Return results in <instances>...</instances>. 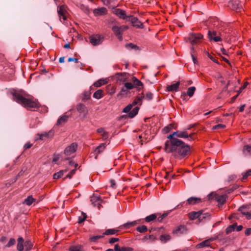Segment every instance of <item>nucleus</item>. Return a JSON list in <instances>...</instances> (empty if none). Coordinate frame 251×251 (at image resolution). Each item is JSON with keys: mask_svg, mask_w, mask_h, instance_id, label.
I'll return each instance as SVG.
<instances>
[{"mask_svg": "<svg viewBox=\"0 0 251 251\" xmlns=\"http://www.w3.org/2000/svg\"><path fill=\"white\" fill-rule=\"evenodd\" d=\"M239 210L241 212L242 214L246 217V218L248 220H250L251 219V214L250 212L246 211L245 210V208L244 206L241 207L239 209Z\"/></svg>", "mask_w": 251, "mask_h": 251, "instance_id": "nucleus-32", "label": "nucleus"}, {"mask_svg": "<svg viewBox=\"0 0 251 251\" xmlns=\"http://www.w3.org/2000/svg\"><path fill=\"white\" fill-rule=\"evenodd\" d=\"M124 87L126 88V89H127L128 90H131L132 89H133L134 87H133V85L132 84V83H131V82H126L124 84Z\"/></svg>", "mask_w": 251, "mask_h": 251, "instance_id": "nucleus-50", "label": "nucleus"}, {"mask_svg": "<svg viewBox=\"0 0 251 251\" xmlns=\"http://www.w3.org/2000/svg\"><path fill=\"white\" fill-rule=\"evenodd\" d=\"M196 90V88L195 87H189L188 90H187V94L189 96V97H192L193 96L194 94V92Z\"/></svg>", "mask_w": 251, "mask_h": 251, "instance_id": "nucleus-47", "label": "nucleus"}, {"mask_svg": "<svg viewBox=\"0 0 251 251\" xmlns=\"http://www.w3.org/2000/svg\"><path fill=\"white\" fill-rule=\"evenodd\" d=\"M165 150L167 152H172L176 157H183L188 154L190 148L178 138H174L166 142Z\"/></svg>", "mask_w": 251, "mask_h": 251, "instance_id": "nucleus-1", "label": "nucleus"}, {"mask_svg": "<svg viewBox=\"0 0 251 251\" xmlns=\"http://www.w3.org/2000/svg\"><path fill=\"white\" fill-rule=\"evenodd\" d=\"M32 146V144H31L30 143L28 142V143H26L25 145L24 148H25V149H28L30 148Z\"/></svg>", "mask_w": 251, "mask_h": 251, "instance_id": "nucleus-63", "label": "nucleus"}, {"mask_svg": "<svg viewBox=\"0 0 251 251\" xmlns=\"http://www.w3.org/2000/svg\"><path fill=\"white\" fill-rule=\"evenodd\" d=\"M173 128V125L172 124H170L168 126H166L164 129L166 131V132H167L171 130Z\"/></svg>", "mask_w": 251, "mask_h": 251, "instance_id": "nucleus-58", "label": "nucleus"}, {"mask_svg": "<svg viewBox=\"0 0 251 251\" xmlns=\"http://www.w3.org/2000/svg\"><path fill=\"white\" fill-rule=\"evenodd\" d=\"M228 6L233 10L240 12L242 9L240 2L238 0H232L229 1Z\"/></svg>", "mask_w": 251, "mask_h": 251, "instance_id": "nucleus-9", "label": "nucleus"}, {"mask_svg": "<svg viewBox=\"0 0 251 251\" xmlns=\"http://www.w3.org/2000/svg\"><path fill=\"white\" fill-rule=\"evenodd\" d=\"M171 239V237L169 234H165L161 235L160 236V240L161 242L162 243H166L167 241L170 240Z\"/></svg>", "mask_w": 251, "mask_h": 251, "instance_id": "nucleus-37", "label": "nucleus"}, {"mask_svg": "<svg viewBox=\"0 0 251 251\" xmlns=\"http://www.w3.org/2000/svg\"><path fill=\"white\" fill-rule=\"evenodd\" d=\"M103 91L101 89H99L96 91L93 94V97L96 99H100L103 96Z\"/></svg>", "mask_w": 251, "mask_h": 251, "instance_id": "nucleus-31", "label": "nucleus"}, {"mask_svg": "<svg viewBox=\"0 0 251 251\" xmlns=\"http://www.w3.org/2000/svg\"><path fill=\"white\" fill-rule=\"evenodd\" d=\"M57 12L60 20L61 19L63 21H65L67 19V11L66 7L65 5H61L59 6L57 9Z\"/></svg>", "mask_w": 251, "mask_h": 251, "instance_id": "nucleus-10", "label": "nucleus"}, {"mask_svg": "<svg viewBox=\"0 0 251 251\" xmlns=\"http://www.w3.org/2000/svg\"><path fill=\"white\" fill-rule=\"evenodd\" d=\"M129 20L131 22L133 26L139 28L142 27V23L137 18L130 16H129Z\"/></svg>", "mask_w": 251, "mask_h": 251, "instance_id": "nucleus-16", "label": "nucleus"}, {"mask_svg": "<svg viewBox=\"0 0 251 251\" xmlns=\"http://www.w3.org/2000/svg\"><path fill=\"white\" fill-rule=\"evenodd\" d=\"M13 99L17 102L22 104L27 109L37 108L39 107V103L37 100H34L32 99L25 98L22 95L19 93L14 94Z\"/></svg>", "mask_w": 251, "mask_h": 251, "instance_id": "nucleus-2", "label": "nucleus"}, {"mask_svg": "<svg viewBox=\"0 0 251 251\" xmlns=\"http://www.w3.org/2000/svg\"><path fill=\"white\" fill-rule=\"evenodd\" d=\"M35 201L36 199H34L32 196H29L24 200L23 203L29 206Z\"/></svg>", "mask_w": 251, "mask_h": 251, "instance_id": "nucleus-29", "label": "nucleus"}, {"mask_svg": "<svg viewBox=\"0 0 251 251\" xmlns=\"http://www.w3.org/2000/svg\"><path fill=\"white\" fill-rule=\"evenodd\" d=\"M168 214L167 213H164L163 214H162L161 216H159L158 218H157V220L159 222H161L163 219L165 218L166 217H167Z\"/></svg>", "mask_w": 251, "mask_h": 251, "instance_id": "nucleus-59", "label": "nucleus"}, {"mask_svg": "<svg viewBox=\"0 0 251 251\" xmlns=\"http://www.w3.org/2000/svg\"><path fill=\"white\" fill-rule=\"evenodd\" d=\"M106 147V145L104 143L100 144L99 146L95 148L94 153L96 154L95 158H97L99 154L102 152Z\"/></svg>", "mask_w": 251, "mask_h": 251, "instance_id": "nucleus-21", "label": "nucleus"}, {"mask_svg": "<svg viewBox=\"0 0 251 251\" xmlns=\"http://www.w3.org/2000/svg\"><path fill=\"white\" fill-rule=\"evenodd\" d=\"M236 226V225H235V224H233V225L229 226L226 229V232L229 233V232H232V231H234L235 228Z\"/></svg>", "mask_w": 251, "mask_h": 251, "instance_id": "nucleus-53", "label": "nucleus"}, {"mask_svg": "<svg viewBox=\"0 0 251 251\" xmlns=\"http://www.w3.org/2000/svg\"><path fill=\"white\" fill-rule=\"evenodd\" d=\"M75 169L72 170L70 173L66 176V177H68L70 179L72 178V176L75 174Z\"/></svg>", "mask_w": 251, "mask_h": 251, "instance_id": "nucleus-56", "label": "nucleus"}, {"mask_svg": "<svg viewBox=\"0 0 251 251\" xmlns=\"http://www.w3.org/2000/svg\"><path fill=\"white\" fill-rule=\"evenodd\" d=\"M82 100H88L90 98L91 96V93L90 91H84L82 94Z\"/></svg>", "mask_w": 251, "mask_h": 251, "instance_id": "nucleus-43", "label": "nucleus"}, {"mask_svg": "<svg viewBox=\"0 0 251 251\" xmlns=\"http://www.w3.org/2000/svg\"><path fill=\"white\" fill-rule=\"evenodd\" d=\"M156 218H157L156 215L155 214H152L149 216H147L145 218V221H146V222L149 223V222H150L151 221L154 220L155 219H156Z\"/></svg>", "mask_w": 251, "mask_h": 251, "instance_id": "nucleus-42", "label": "nucleus"}, {"mask_svg": "<svg viewBox=\"0 0 251 251\" xmlns=\"http://www.w3.org/2000/svg\"><path fill=\"white\" fill-rule=\"evenodd\" d=\"M115 0H101L104 4L106 5H108L110 4L112 2L114 1Z\"/></svg>", "mask_w": 251, "mask_h": 251, "instance_id": "nucleus-60", "label": "nucleus"}, {"mask_svg": "<svg viewBox=\"0 0 251 251\" xmlns=\"http://www.w3.org/2000/svg\"><path fill=\"white\" fill-rule=\"evenodd\" d=\"M203 39V35L200 33H190L188 37V40L192 45L201 43Z\"/></svg>", "mask_w": 251, "mask_h": 251, "instance_id": "nucleus-5", "label": "nucleus"}, {"mask_svg": "<svg viewBox=\"0 0 251 251\" xmlns=\"http://www.w3.org/2000/svg\"><path fill=\"white\" fill-rule=\"evenodd\" d=\"M201 213V212H193L189 214V218L194 220L197 218H200Z\"/></svg>", "mask_w": 251, "mask_h": 251, "instance_id": "nucleus-38", "label": "nucleus"}, {"mask_svg": "<svg viewBox=\"0 0 251 251\" xmlns=\"http://www.w3.org/2000/svg\"><path fill=\"white\" fill-rule=\"evenodd\" d=\"M243 153L244 155L246 156H250L251 155V146L246 145L244 147L243 149Z\"/></svg>", "mask_w": 251, "mask_h": 251, "instance_id": "nucleus-27", "label": "nucleus"}, {"mask_svg": "<svg viewBox=\"0 0 251 251\" xmlns=\"http://www.w3.org/2000/svg\"><path fill=\"white\" fill-rule=\"evenodd\" d=\"M69 250L70 251H83V247L81 245L71 246Z\"/></svg>", "mask_w": 251, "mask_h": 251, "instance_id": "nucleus-40", "label": "nucleus"}, {"mask_svg": "<svg viewBox=\"0 0 251 251\" xmlns=\"http://www.w3.org/2000/svg\"><path fill=\"white\" fill-rule=\"evenodd\" d=\"M128 93V91L125 87L122 88L121 91L117 95L118 97H123L124 96L126 95Z\"/></svg>", "mask_w": 251, "mask_h": 251, "instance_id": "nucleus-41", "label": "nucleus"}, {"mask_svg": "<svg viewBox=\"0 0 251 251\" xmlns=\"http://www.w3.org/2000/svg\"><path fill=\"white\" fill-rule=\"evenodd\" d=\"M33 244L30 241H26L25 243V247L26 251H28L32 248Z\"/></svg>", "mask_w": 251, "mask_h": 251, "instance_id": "nucleus-45", "label": "nucleus"}, {"mask_svg": "<svg viewBox=\"0 0 251 251\" xmlns=\"http://www.w3.org/2000/svg\"><path fill=\"white\" fill-rule=\"evenodd\" d=\"M140 221V220L134 221L133 222H127L124 224L123 226L126 229L129 228L130 227L134 226L137 225L138 223V222H139Z\"/></svg>", "mask_w": 251, "mask_h": 251, "instance_id": "nucleus-34", "label": "nucleus"}, {"mask_svg": "<svg viewBox=\"0 0 251 251\" xmlns=\"http://www.w3.org/2000/svg\"><path fill=\"white\" fill-rule=\"evenodd\" d=\"M213 241V238H210L207 240H206L200 244H199L197 246L199 248H203L205 247H209L210 246V243L212 241Z\"/></svg>", "mask_w": 251, "mask_h": 251, "instance_id": "nucleus-22", "label": "nucleus"}, {"mask_svg": "<svg viewBox=\"0 0 251 251\" xmlns=\"http://www.w3.org/2000/svg\"><path fill=\"white\" fill-rule=\"evenodd\" d=\"M103 40V37L99 35H94L90 37V42L93 46L100 44Z\"/></svg>", "mask_w": 251, "mask_h": 251, "instance_id": "nucleus-8", "label": "nucleus"}, {"mask_svg": "<svg viewBox=\"0 0 251 251\" xmlns=\"http://www.w3.org/2000/svg\"><path fill=\"white\" fill-rule=\"evenodd\" d=\"M209 200H215L219 204L223 205L226 202L227 196L226 194L219 195L216 193H211L208 195Z\"/></svg>", "mask_w": 251, "mask_h": 251, "instance_id": "nucleus-4", "label": "nucleus"}, {"mask_svg": "<svg viewBox=\"0 0 251 251\" xmlns=\"http://www.w3.org/2000/svg\"><path fill=\"white\" fill-rule=\"evenodd\" d=\"M77 110L83 117H85L88 113L87 108L83 104L79 103L77 105Z\"/></svg>", "mask_w": 251, "mask_h": 251, "instance_id": "nucleus-14", "label": "nucleus"}, {"mask_svg": "<svg viewBox=\"0 0 251 251\" xmlns=\"http://www.w3.org/2000/svg\"><path fill=\"white\" fill-rule=\"evenodd\" d=\"M118 231V230L115 229H108L105 230L103 234L106 235H113L117 233Z\"/></svg>", "mask_w": 251, "mask_h": 251, "instance_id": "nucleus-44", "label": "nucleus"}, {"mask_svg": "<svg viewBox=\"0 0 251 251\" xmlns=\"http://www.w3.org/2000/svg\"><path fill=\"white\" fill-rule=\"evenodd\" d=\"M187 231L186 227L184 226H180L177 227L175 229L173 230V232L177 235L185 233Z\"/></svg>", "mask_w": 251, "mask_h": 251, "instance_id": "nucleus-17", "label": "nucleus"}, {"mask_svg": "<svg viewBox=\"0 0 251 251\" xmlns=\"http://www.w3.org/2000/svg\"><path fill=\"white\" fill-rule=\"evenodd\" d=\"M102 201L100 196L97 194H94L91 198V201L93 205L94 206L98 207L99 209L100 207Z\"/></svg>", "mask_w": 251, "mask_h": 251, "instance_id": "nucleus-12", "label": "nucleus"}, {"mask_svg": "<svg viewBox=\"0 0 251 251\" xmlns=\"http://www.w3.org/2000/svg\"><path fill=\"white\" fill-rule=\"evenodd\" d=\"M188 138L190 140H192L193 138L190 134H188L187 132L186 131H176V132H174L173 134L169 135L168 136V138L171 140L174 138Z\"/></svg>", "mask_w": 251, "mask_h": 251, "instance_id": "nucleus-3", "label": "nucleus"}, {"mask_svg": "<svg viewBox=\"0 0 251 251\" xmlns=\"http://www.w3.org/2000/svg\"><path fill=\"white\" fill-rule=\"evenodd\" d=\"M133 106L131 103L127 105L126 107L124 108L123 112L124 113H129Z\"/></svg>", "mask_w": 251, "mask_h": 251, "instance_id": "nucleus-48", "label": "nucleus"}, {"mask_svg": "<svg viewBox=\"0 0 251 251\" xmlns=\"http://www.w3.org/2000/svg\"><path fill=\"white\" fill-rule=\"evenodd\" d=\"M133 249L130 247H122L121 248L118 244H116L114 246L115 251H133Z\"/></svg>", "mask_w": 251, "mask_h": 251, "instance_id": "nucleus-24", "label": "nucleus"}, {"mask_svg": "<svg viewBox=\"0 0 251 251\" xmlns=\"http://www.w3.org/2000/svg\"><path fill=\"white\" fill-rule=\"evenodd\" d=\"M67 170H61L57 173L54 174L53 176V178L54 179H58L60 178L65 173L67 172Z\"/></svg>", "mask_w": 251, "mask_h": 251, "instance_id": "nucleus-39", "label": "nucleus"}, {"mask_svg": "<svg viewBox=\"0 0 251 251\" xmlns=\"http://www.w3.org/2000/svg\"><path fill=\"white\" fill-rule=\"evenodd\" d=\"M139 108L138 106L134 108L128 114V117L130 118H132L135 116L138 112Z\"/></svg>", "mask_w": 251, "mask_h": 251, "instance_id": "nucleus-36", "label": "nucleus"}, {"mask_svg": "<svg viewBox=\"0 0 251 251\" xmlns=\"http://www.w3.org/2000/svg\"><path fill=\"white\" fill-rule=\"evenodd\" d=\"M69 117L66 115L63 114L57 120L56 125L58 126H61L65 124L68 121Z\"/></svg>", "mask_w": 251, "mask_h": 251, "instance_id": "nucleus-20", "label": "nucleus"}, {"mask_svg": "<svg viewBox=\"0 0 251 251\" xmlns=\"http://www.w3.org/2000/svg\"><path fill=\"white\" fill-rule=\"evenodd\" d=\"M82 217H79V218H78V223L79 224L84 222L87 218V216L85 213H82Z\"/></svg>", "mask_w": 251, "mask_h": 251, "instance_id": "nucleus-54", "label": "nucleus"}, {"mask_svg": "<svg viewBox=\"0 0 251 251\" xmlns=\"http://www.w3.org/2000/svg\"><path fill=\"white\" fill-rule=\"evenodd\" d=\"M114 13L115 14H116L117 16H118L120 18L122 19L125 20L128 17L126 15L125 11L121 9H115L114 11Z\"/></svg>", "mask_w": 251, "mask_h": 251, "instance_id": "nucleus-18", "label": "nucleus"}, {"mask_svg": "<svg viewBox=\"0 0 251 251\" xmlns=\"http://www.w3.org/2000/svg\"><path fill=\"white\" fill-rule=\"evenodd\" d=\"M128 28V26L126 25H122L120 26L115 25L112 27V30L118 39L122 41L123 40V32L127 30Z\"/></svg>", "mask_w": 251, "mask_h": 251, "instance_id": "nucleus-6", "label": "nucleus"}, {"mask_svg": "<svg viewBox=\"0 0 251 251\" xmlns=\"http://www.w3.org/2000/svg\"><path fill=\"white\" fill-rule=\"evenodd\" d=\"M143 99H144V96L143 93H142V96L137 97L131 103L133 106L135 105L139 104L141 105L142 103Z\"/></svg>", "mask_w": 251, "mask_h": 251, "instance_id": "nucleus-23", "label": "nucleus"}, {"mask_svg": "<svg viewBox=\"0 0 251 251\" xmlns=\"http://www.w3.org/2000/svg\"><path fill=\"white\" fill-rule=\"evenodd\" d=\"M201 202V199L195 197H191L187 200V203L189 204H195Z\"/></svg>", "mask_w": 251, "mask_h": 251, "instance_id": "nucleus-30", "label": "nucleus"}, {"mask_svg": "<svg viewBox=\"0 0 251 251\" xmlns=\"http://www.w3.org/2000/svg\"><path fill=\"white\" fill-rule=\"evenodd\" d=\"M245 234L247 236H249L251 234V228H247L245 232Z\"/></svg>", "mask_w": 251, "mask_h": 251, "instance_id": "nucleus-64", "label": "nucleus"}, {"mask_svg": "<svg viewBox=\"0 0 251 251\" xmlns=\"http://www.w3.org/2000/svg\"><path fill=\"white\" fill-rule=\"evenodd\" d=\"M136 230L140 233H144L148 231V228L146 226H142L137 227Z\"/></svg>", "mask_w": 251, "mask_h": 251, "instance_id": "nucleus-46", "label": "nucleus"}, {"mask_svg": "<svg viewBox=\"0 0 251 251\" xmlns=\"http://www.w3.org/2000/svg\"><path fill=\"white\" fill-rule=\"evenodd\" d=\"M24 239L22 237H19L18 239L17 249L19 251H23L24 250Z\"/></svg>", "mask_w": 251, "mask_h": 251, "instance_id": "nucleus-33", "label": "nucleus"}, {"mask_svg": "<svg viewBox=\"0 0 251 251\" xmlns=\"http://www.w3.org/2000/svg\"><path fill=\"white\" fill-rule=\"evenodd\" d=\"M103 237V235H97L91 237L90 240L92 242H96L98 240Z\"/></svg>", "mask_w": 251, "mask_h": 251, "instance_id": "nucleus-49", "label": "nucleus"}, {"mask_svg": "<svg viewBox=\"0 0 251 251\" xmlns=\"http://www.w3.org/2000/svg\"><path fill=\"white\" fill-rule=\"evenodd\" d=\"M132 80L133 87L137 88L138 90H140L143 87V83L136 77H133Z\"/></svg>", "mask_w": 251, "mask_h": 251, "instance_id": "nucleus-19", "label": "nucleus"}, {"mask_svg": "<svg viewBox=\"0 0 251 251\" xmlns=\"http://www.w3.org/2000/svg\"><path fill=\"white\" fill-rule=\"evenodd\" d=\"M77 148V145L75 143H73L65 148L64 154L67 156H69L75 152Z\"/></svg>", "mask_w": 251, "mask_h": 251, "instance_id": "nucleus-11", "label": "nucleus"}, {"mask_svg": "<svg viewBox=\"0 0 251 251\" xmlns=\"http://www.w3.org/2000/svg\"><path fill=\"white\" fill-rule=\"evenodd\" d=\"M152 97L153 94L150 92H147L146 95L144 96V98L148 100H151L152 99Z\"/></svg>", "mask_w": 251, "mask_h": 251, "instance_id": "nucleus-52", "label": "nucleus"}, {"mask_svg": "<svg viewBox=\"0 0 251 251\" xmlns=\"http://www.w3.org/2000/svg\"><path fill=\"white\" fill-rule=\"evenodd\" d=\"M15 243V240L13 238H11L7 244L6 245V247H10V246L13 245Z\"/></svg>", "mask_w": 251, "mask_h": 251, "instance_id": "nucleus-55", "label": "nucleus"}, {"mask_svg": "<svg viewBox=\"0 0 251 251\" xmlns=\"http://www.w3.org/2000/svg\"><path fill=\"white\" fill-rule=\"evenodd\" d=\"M207 54L208 57L213 62L216 63L217 64H218V62L216 59H215L213 56H212L208 52L206 53Z\"/></svg>", "mask_w": 251, "mask_h": 251, "instance_id": "nucleus-62", "label": "nucleus"}, {"mask_svg": "<svg viewBox=\"0 0 251 251\" xmlns=\"http://www.w3.org/2000/svg\"><path fill=\"white\" fill-rule=\"evenodd\" d=\"M108 82L106 79H100L95 82L93 85L96 87H100L102 85L107 84Z\"/></svg>", "mask_w": 251, "mask_h": 251, "instance_id": "nucleus-28", "label": "nucleus"}, {"mask_svg": "<svg viewBox=\"0 0 251 251\" xmlns=\"http://www.w3.org/2000/svg\"><path fill=\"white\" fill-rule=\"evenodd\" d=\"M180 84V82L178 81L176 83L168 85L166 87V90L168 92H177L178 91V88Z\"/></svg>", "mask_w": 251, "mask_h": 251, "instance_id": "nucleus-15", "label": "nucleus"}, {"mask_svg": "<svg viewBox=\"0 0 251 251\" xmlns=\"http://www.w3.org/2000/svg\"><path fill=\"white\" fill-rule=\"evenodd\" d=\"M107 10L105 7L95 9L94 10V13L96 15H102L106 13Z\"/></svg>", "mask_w": 251, "mask_h": 251, "instance_id": "nucleus-26", "label": "nucleus"}, {"mask_svg": "<svg viewBox=\"0 0 251 251\" xmlns=\"http://www.w3.org/2000/svg\"><path fill=\"white\" fill-rule=\"evenodd\" d=\"M143 242H147L150 240L151 242H153L156 240V237L153 235H146L141 239Z\"/></svg>", "mask_w": 251, "mask_h": 251, "instance_id": "nucleus-35", "label": "nucleus"}, {"mask_svg": "<svg viewBox=\"0 0 251 251\" xmlns=\"http://www.w3.org/2000/svg\"><path fill=\"white\" fill-rule=\"evenodd\" d=\"M226 127V125L223 124H218L215 126H213L212 127L213 130L219 129H223Z\"/></svg>", "mask_w": 251, "mask_h": 251, "instance_id": "nucleus-51", "label": "nucleus"}, {"mask_svg": "<svg viewBox=\"0 0 251 251\" xmlns=\"http://www.w3.org/2000/svg\"><path fill=\"white\" fill-rule=\"evenodd\" d=\"M208 36L210 41L218 42L222 40L219 34L216 31H211L209 30L208 33Z\"/></svg>", "mask_w": 251, "mask_h": 251, "instance_id": "nucleus-13", "label": "nucleus"}, {"mask_svg": "<svg viewBox=\"0 0 251 251\" xmlns=\"http://www.w3.org/2000/svg\"><path fill=\"white\" fill-rule=\"evenodd\" d=\"M54 135V131L52 130L49 131L48 132H44L40 134L36 135V140H44L46 139L51 138Z\"/></svg>", "mask_w": 251, "mask_h": 251, "instance_id": "nucleus-7", "label": "nucleus"}, {"mask_svg": "<svg viewBox=\"0 0 251 251\" xmlns=\"http://www.w3.org/2000/svg\"><path fill=\"white\" fill-rule=\"evenodd\" d=\"M97 133L100 134L103 140H105L108 137V133L105 131L103 128H100L97 130Z\"/></svg>", "mask_w": 251, "mask_h": 251, "instance_id": "nucleus-25", "label": "nucleus"}, {"mask_svg": "<svg viewBox=\"0 0 251 251\" xmlns=\"http://www.w3.org/2000/svg\"><path fill=\"white\" fill-rule=\"evenodd\" d=\"M119 240V238L113 237V238H111L110 239V240L109 241V243L110 244H113L115 242H118Z\"/></svg>", "mask_w": 251, "mask_h": 251, "instance_id": "nucleus-57", "label": "nucleus"}, {"mask_svg": "<svg viewBox=\"0 0 251 251\" xmlns=\"http://www.w3.org/2000/svg\"><path fill=\"white\" fill-rule=\"evenodd\" d=\"M126 47L127 48H130L131 49H136L137 48V46L136 45H135L132 43L128 44L126 45Z\"/></svg>", "mask_w": 251, "mask_h": 251, "instance_id": "nucleus-61", "label": "nucleus"}]
</instances>
